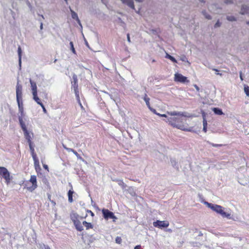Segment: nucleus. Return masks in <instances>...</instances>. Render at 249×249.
<instances>
[{"label":"nucleus","mask_w":249,"mask_h":249,"mask_svg":"<svg viewBox=\"0 0 249 249\" xmlns=\"http://www.w3.org/2000/svg\"><path fill=\"white\" fill-rule=\"evenodd\" d=\"M240 78L242 80H243V78H242V75L241 74H240Z\"/></svg>","instance_id":"5fc2aeb1"},{"label":"nucleus","mask_w":249,"mask_h":249,"mask_svg":"<svg viewBox=\"0 0 249 249\" xmlns=\"http://www.w3.org/2000/svg\"><path fill=\"white\" fill-rule=\"evenodd\" d=\"M80 106H81V107H83V106H82V104L81 103H80Z\"/></svg>","instance_id":"bf43d9fd"},{"label":"nucleus","mask_w":249,"mask_h":249,"mask_svg":"<svg viewBox=\"0 0 249 249\" xmlns=\"http://www.w3.org/2000/svg\"><path fill=\"white\" fill-rule=\"evenodd\" d=\"M22 118H23V116H19L18 118V120H19L20 125L23 131L24 132V131H25L28 130L26 128L25 124L24 123V122L23 121Z\"/></svg>","instance_id":"4468645a"},{"label":"nucleus","mask_w":249,"mask_h":249,"mask_svg":"<svg viewBox=\"0 0 249 249\" xmlns=\"http://www.w3.org/2000/svg\"><path fill=\"white\" fill-rule=\"evenodd\" d=\"M70 11L71 12V17L73 19H75L77 22L81 25L80 24V21L78 17L77 14L72 9H70Z\"/></svg>","instance_id":"dca6fc26"},{"label":"nucleus","mask_w":249,"mask_h":249,"mask_svg":"<svg viewBox=\"0 0 249 249\" xmlns=\"http://www.w3.org/2000/svg\"><path fill=\"white\" fill-rule=\"evenodd\" d=\"M227 19L231 21H235L236 20V18L234 17L231 16H227Z\"/></svg>","instance_id":"473e14b6"},{"label":"nucleus","mask_w":249,"mask_h":249,"mask_svg":"<svg viewBox=\"0 0 249 249\" xmlns=\"http://www.w3.org/2000/svg\"><path fill=\"white\" fill-rule=\"evenodd\" d=\"M17 101L18 105L19 112L20 114V116H24V108H23V104L22 100H17Z\"/></svg>","instance_id":"f8f14e48"},{"label":"nucleus","mask_w":249,"mask_h":249,"mask_svg":"<svg viewBox=\"0 0 249 249\" xmlns=\"http://www.w3.org/2000/svg\"><path fill=\"white\" fill-rule=\"evenodd\" d=\"M123 3L126 4L128 6L134 9L135 6L133 0H121Z\"/></svg>","instance_id":"2eb2a0df"},{"label":"nucleus","mask_w":249,"mask_h":249,"mask_svg":"<svg viewBox=\"0 0 249 249\" xmlns=\"http://www.w3.org/2000/svg\"><path fill=\"white\" fill-rule=\"evenodd\" d=\"M213 111L215 114L217 115H223L224 113L222 110V109L218 108V107H214L213 108Z\"/></svg>","instance_id":"4be33fe9"},{"label":"nucleus","mask_w":249,"mask_h":249,"mask_svg":"<svg viewBox=\"0 0 249 249\" xmlns=\"http://www.w3.org/2000/svg\"><path fill=\"white\" fill-rule=\"evenodd\" d=\"M36 101V102L39 105H40L41 107L42 108V109H43V111L44 112V113H47V110L45 108L44 105L43 104V103H42V102L41 101V100L38 98V100H35Z\"/></svg>","instance_id":"412c9836"},{"label":"nucleus","mask_w":249,"mask_h":249,"mask_svg":"<svg viewBox=\"0 0 249 249\" xmlns=\"http://www.w3.org/2000/svg\"><path fill=\"white\" fill-rule=\"evenodd\" d=\"M29 147H30V149L31 154L35 153L34 147V146H33V143H31L30 144H29Z\"/></svg>","instance_id":"2f4dec72"},{"label":"nucleus","mask_w":249,"mask_h":249,"mask_svg":"<svg viewBox=\"0 0 249 249\" xmlns=\"http://www.w3.org/2000/svg\"><path fill=\"white\" fill-rule=\"evenodd\" d=\"M140 248H141V246L137 245L135 247L134 249H140Z\"/></svg>","instance_id":"a18cd8bd"},{"label":"nucleus","mask_w":249,"mask_h":249,"mask_svg":"<svg viewBox=\"0 0 249 249\" xmlns=\"http://www.w3.org/2000/svg\"><path fill=\"white\" fill-rule=\"evenodd\" d=\"M122 238L121 237L117 236L115 239L116 243L120 244L122 243Z\"/></svg>","instance_id":"72a5a7b5"},{"label":"nucleus","mask_w":249,"mask_h":249,"mask_svg":"<svg viewBox=\"0 0 249 249\" xmlns=\"http://www.w3.org/2000/svg\"><path fill=\"white\" fill-rule=\"evenodd\" d=\"M216 74L217 75H222V74H221V73H219V72H217V73H216Z\"/></svg>","instance_id":"864d4df0"},{"label":"nucleus","mask_w":249,"mask_h":249,"mask_svg":"<svg viewBox=\"0 0 249 249\" xmlns=\"http://www.w3.org/2000/svg\"><path fill=\"white\" fill-rule=\"evenodd\" d=\"M175 81L182 83L189 82V80L187 79L186 77L180 73H176L175 74Z\"/></svg>","instance_id":"1a4fd4ad"},{"label":"nucleus","mask_w":249,"mask_h":249,"mask_svg":"<svg viewBox=\"0 0 249 249\" xmlns=\"http://www.w3.org/2000/svg\"><path fill=\"white\" fill-rule=\"evenodd\" d=\"M40 28L41 30H42L43 29V23H41Z\"/></svg>","instance_id":"09e8293b"},{"label":"nucleus","mask_w":249,"mask_h":249,"mask_svg":"<svg viewBox=\"0 0 249 249\" xmlns=\"http://www.w3.org/2000/svg\"><path fill=\"white\" fill-rule=\"evenodd\" d=\"M213 70L215 71L216 72H218V70L216 69H213Z\"/></svg>","instance_id":"8fccbe9b"},{"label":"nucleus","mask_w":249,"mask_h":249,"mask_svg":"<svg viewBox=\"0 0 249 249\" xmlns=\"http://www.w3.org/2000/svg\"><path fill=\"white\" fill-rule=\"evenodd\" d=\"M182 61H184V58H182V59H181Z\"/></svg>","instance_id":"13d9d810"},{"label":"nucleus","mask_w":249,"mask_h":249,"mask_svg":"<svg viewBox=\"0 0 249 249\" xmlns=\"http://www.w3.org/2000/svg\"><path fill=\"white\" fill-rule=\"evenodd\" d=\"M248 13H249V7L243 5L241 8L240 13L243 15Z\"/></svg>","instance_id":"6ab92c4d"},{"label":"nucleus","mask_w":249,"mask_h":249,"mask_svg":"<svg viewBox=\"0 0 249 249\" xmlns=\"http://www.w3.org/2000/svg\"><path fill=\"white\" fill-rule=\"evenodd\" d=\"M244 91L247 96L249 97V87L248 86H244Z\"/></svg>","instance_id":"7c9ffc66"},{"label":"nucleus","mask_w":249,"mask_h":249,"mask_svg":"<svg viewBox=\"0 0 249 249\" xmlns=\"http://www.w3.org/2000/svg\"><path fill=\"white\" fill-rule=\"evenodd\" d=\"M31 154H32V157L33 158L34 163H35L36 164L38 163V159L37 157V156H36V153H32Z\"/></svg>","instance_id":"bb28decb"},{"label":"nucleus","mask_w":249,"mask_h":249,"mask_svg":"<svg viewBox=\"0 0 249 249\" xmlns=\"http://www.w3.org/2000/svg\"><path fill=\"white\" fill-rule=\"evenodd\" d=\"M73 81L71 82L72 86L73 87L74 93L77 98L79 100V90H78V84L77 76L76 74H74L72 75Z\"/></svg>","instance_id":"423d86ee"},{"label":"nucleus","mask_w":249,"mask_h":249,"mask_svg":"<svg viewBox=\"0 0 249 249\" xmlns=\"http://www.w3.org/2000/svg\"><path fill=\"white\" fill-rule=\"evenodd\" d=\"M154 114L157 115L158 116H160V117H165V118H167V116L166 114H160L159 113H158L156 112V110L155 109H153V111H152Z\"/></svg>","instance_id":"c85d7f7f"},{"label":"nucleus","mask_w":249,"mask_h":249,"mask_svg":"<svg viewBox=\"0 0 249 249\" xmlns=\"http://www.w3.org/2000/svg\"><path fill=\"white\" fill-rule=\"evenodd\" d=\"M18 58H19V60H19V63L20 65L21 62L22 51H21V47L20 46H18Z\"/></svg>","instance_id":"393cba45"},{"label":"nucleus","mask_w":249,"mask_h":249,"mask_svg":"<svg viewBox=\"0 0 249 249\" xmlns=\"http://www.w3.org/2000/svg\"><path fill=\"white\" fill-rule=\"evenodd\" d=\"M30 83L31 84V87L32 90L33 98L34 100L36 99L37 100H38L39 97L37 96V89L36 84V82L32 81L31 79H30Z\"/></svg>","instance_id":"0eeeda50"},{"label":"nucleus","mask_w":249,"mask_h":249,"mask_svg":"<svg viewBox=\"0 0 249 249\" xmlns=\"http://www.w3.org/2000/svg\"><path fill=\"white\" fill-rule=\"evenodd\" d=\"M22 87L18 82L16 86V98L17 100H22Z\"/></svg>","instance_id":"9d476101"},{"label":"nucleus","mask_w":249,"mask_h":249,"mask_svg":"<svg viewBox=\"0 0 249 249\" xmlns=\"http://www.w3.org/2000/svg\"><path fill=\"white\" fill-rule=\"evenodd\" d=\"M37 187L36 177L32 175L29 180L25 183V188L29 192H32Z\"/></svg>","instance_id":"7ed1b4c3"},{"label":"nucleus","mask_w":249,"mask_h":249,"mask_svg":"<svg viewBox=\"0 0 249 249\" xmlns=\"http://www.w3.org/2000/svg\"><path fill=\"white\" fill-rule=\"evenodd\" d=\"M83 225L86 227L87 230L93 229V226L91 223L88 222L86 221L83 222Z\"/></svg>","instance_id":"a211bd4d"},{"label":"nucleus","mask_w":249,"mask_h":249,"mask_svg":"<svg viewBox=\"0 0 249 249\" xmlns=\"http://www.w3.org/2000/svg\"><path fill=\"white\" fill-rule=\"evenodd\" d=\"M0 176L5 179L7 185L9 184L12 177L10 176L7 169L4 167H0Z\"/></svg>","instance_id":"20e7f679"},{"label":"nucleus","mask_w":249,"mask_h":249,"mask_svg":"<svg viewBox=\"0 0 249 249\" xmlns=\"http://www.w3.org/2000/svg\"><path fill=\"white\" fill-rule=\"evenodd\" d=\"M23 132L24 137L25 139L27 140L28 144L33 143L32 139L34 136L33 133L32 132L30 133L28 130L24 131Z\"/></svg>","instance_id":"9b49d317"},{"label":"nucleus","mask_w":249,"mask_h":249,"mask_svg":"<svg viewBox=\"0 0 249 249\" xmlns=\"http://www.w3.org/2000/svg\"><path fill=\"white\" fill-rule=\"evenodd\" d=\"M209 143L210 144L212 145L213 147H220V146H222V144H214V143L209 142Z\"/></svg>","instance_id":"4c0bfd02"},{"label":"nucleus","mask_w":249,"mask_h":249,"mask_svg":"<svg viewBox=\"0 0 249 249\" xmlns=\"http://www.w3.org/2000/svg\"><path fill=\"white\" fill-rule=\"evenodd\" d=\"M203 130L204 132H206L207 130V122L205 118H203Z\"/></svg>","instance_id":"b1692460"},{"label":"nucleus","mask_w":249,"mask_h":249,"mask_svg":"<svg viewBox=\"0 0 249 249\" xmlns=\"http://www.w3.org/2000/svg\"><path fill=\"white\" fill-rule=\"evenodd\" d=\"M34 164H35V169L37 171V168H38V170H40V165H39V161H38V163H37V164H36L35 163H34Z\"/></svg>","instance_id":"c9c22d12"},{"label":"nucleus","mask_w":249,"mask_h":249,"mask_svg":"<svg viewBox=\"0 0 249 249\" xmlns=\"http://www.w3.org/2000/svg\"><path fill=\"white\" fill-rule=\"evenodd\" d=\"M194 86L197 91L199 90V88L196 84L194 85Z\"/></svg>","instance_id":"37998d69"},{"label":"nucleus","mask_w":249,"mask_h":249,"mask_svg":"<svg viewBox=\"0 0 249 249\" xmlns=\"http://www.w3.org/2000/svg\"><path fill=\"white\" fill-rule=\"evenodd\" d=\"M203 14L205 16V18L208 19H211V17L210 15L206 13L205 11L202 12Z\"/></svg>","instance_id":"f704fd0d"},{"label":"nucleus","mask_w":249,"mask_h":249,"mask_svg":"<svg viewBox=\"0 0 249 249\" xmlns=\"http://www.w3.org/2000/svg\"><path fill=\"white\" fill-rule=\"evenodd\" d=\"M41 17H42V18H43V19L44 18V17L43 15H41Z\"/></svg>","instance_id":"6e6d98bb"},{"label":"nucleus","mask_w":249,"mask_h":249,"mask_svg":"<svg viewBox=\"0 0 249 249\" xmlns=\"http://www.w3.org/2000/svg\"><path fill=\"white\" fill-rule=\"evenodd\" d=\"M73 224L75 227L76 229L78 231H82L84 230L83 226L82 225V224L79 220L76 221H74Z\"/></svg>","instance_id":"ddd939ff"},{"label":"nucleus","mask_w":249,"mask_h":249,"mask_svg":"<svg viewBox=\"0 0 249 249\" xmlns=\"http://www.w3.org/2000/svg\"><path fill=\"white\" fill-rule=\"evenodd\" d=\"M64 148L68 151V152H73L74 149H72V148H67L66 147H64Z\"/></svg>","instance_id":"ea45409f"},{"label":"nucleus","mask_w":249,"mask_h":249,"mask_svg":"<svg viewBox=\"0 0 249 249\" xmlns=\"http://www.w3.org/2000/svg\"><path fill=\"white\" fill-rule=\"evenodd\" d=\"M102 212L104 218L108 220V219H112L113 221L115 222L116 220L117 219V217L114 215V213L112 212L109 211L108 209H103Z\"/></svg>","instance_id":"39448f33"},{"label":"nucleus","mask_w":249,"mask_h":249,"mask_svg":"<svg viewBox=\"0 0 249 249\" xmlns=\"http://www.w3.org/2000/svg\"><path fill=\"white\" fill-rule=\"evenodd\" d=\"M165 57L166 58L169 59L174 63H177V61L176 60V59L174 57H173L172 56L168 53H166Z\"/></svg>","instance_id":"a878e982"},{"label":"nucleus","mask_w":249,"mask_h":249,"mask_svg":"<svg viewBox=\"0 0 249 249\" xmlns=\"http://www.w3.org/2000/svg\"><path fill=\"white\" fill-rule=\"evenodd\" d=\"M45 249H51L49 246H47L45 247Z\"/></svg>","instance_id":"3c124183"},{"label":"nucleus","mask_w":249,"mask_h":249,"mask_svg":"<svg viewBox=\"0 0 249 249\" xmlns=\"http://www.w3.org/2000/svg\"><path fill=\"white\" fill-rule=\"evenodd\" d=\"M104 0H102V1H103V2H104Z\"/></svg>","instance_id":"052dcab7"},{"label":"nucleus","mask_w":249,"mask_h":249,"mask_svg":"<svg viewBox=\"0 0 249 249\" xmlns=\"http://www.w3.org/2000/svg\"><path fill=\"white\" fill-rule=\"evenodd\" d=\"M225 2L227 4H228V3H231V0H226L225 1Z\"/></svg>","instance_id":"49530a36"},{"label":"nucleus","mask_w":249,"mask_h":249,"mask_svg":"<svg viewBox=\"0 0 249 249\" xmlns=\"http://www.w3.org/2000/svg\"><path fill=\"white\" fill-rule=\"evenodd\" d=\"M118 184L121 186L123 189L126 187V185L124 183L123 180H118Z\"/></svg>","instance_id":"cd10ccee"},{"label":"nucleus","mask_w":249,"mask_h":249,"mask_svg":"<svg viewBox=\"0 0 249 249\" xmlns=\"http://www.w3.org/2000/svg\"><path fill=\"white\" fill-rule=\"evenodd\" d=\"M143 99L144 100V101L146 103V104L147 105V106L152 111H153V109H152L151 107H150V98L147 96V94H145L144 95V96L143 97Z\"/></svg>","instance_id":"f3484780"},{"label":"nucleus","mask_w":249,"mask_h":249,"mask_svg":"<svg viewBox=\"0 0 249 249\" xmlns=\"http://www.w3.org/2000/svg\"><path fill=\"white\" fill-rule=\"evenodd\" d=\"M72 153L77 157V158L80 159H82L80 155L75 150H74Z\"/></svg>","instance_id":"e433bc0d"},{"label":"nucleus","mask_w":249,"mask_h":249,"mask_svg":"<svg viewBox=\"0 0 249 249\" xmlns=\"http://www.w3.org/2000/svg\"><path fill=\"white\" fill-rule=\"evenodd\" d=\"M207 206L211 208L213 211L216 212L217 213H219L221 215V216L223 217L230 218L231 214L229 213H227L224 211L223 208L218 205L213 204L208 202H206L205 203Z\"/></svg>","instance_id":"f03ea898"},{"label":"nucleus","mask_w":249,"mask_h":249,"mask_svg":"<svg viewBox=\"0 0 249 249\" xmlns=\"http://www.w3.org/2000/svg\"><path fill=\"white\" fill-rule=\"evenodd\" d=\"M70 46H71V52L74 54H76V51H75V49L74 48L73 42L72 41H71L70 43Z\"/></svg>","instance_id":"c756f323"},{"label":"nucleus","mask_w":249,"mask_h":249,"mask_svg":"<svg viewBox=\"0 0 249 249\" xmlns=\"http://www.w3.org/2000/svg\"><path fill=\"white\" fill-rule=\"evenodd\" d=\"M247 24H249V22H247Z\"/></svg>","instance_id":"e2e57ef3"},{"label":"nucleus","mask_w":249,"mask_h":249,"mask_svg":"<svg viewBox=\"0 0 249 249\" xmlns=\"http://www.w3.org/2000/svg\"><path fill=\"white\" fill-rule=\"evenodd\" d=\"M135 0L137 1H139V2H142L143 1V0Z\"/></svg>","instance_id":"603ef678"},{"label":"nucleus","mask_w":249,"mask_h":249,"mask_svg":"<svg viewBox=\"0 0 249 249\" xmlns=\"http://www.w3.org/2000/svg\"><path fill=\"white\" fill-rule=\"evenodd\" d=\"M167 113L171 117H168L167 120L165 121L171 126L185 131H191V129L188 128L187 125H186V119L183 117V115L180 112L168 111Z\"/></svg>","instance_id":"f257e3e1"},{"label":"nucleus","mask_w":249,"mask_h":249,"mask_svg":"<svg viewBox=\"0 0 249 249\" xmlns=\"http://www.w3.org/2000/svg\"><path fill=\"white\" fill-rule=\"evenodd\" d=\"M155 227H157L160 229L162 228H167L169 225V223L168 221H160L157 220L153 223Z\"/></svg>","instance_id":"6e6552de"},{"label":"nucleus","mask_w":249,"mask_h":249,"mask_svg":"<svg viewBox=\"0 0 249 249\" xmlns=\"http://www.w3.org/2000/svg\"><path fill=\"white\" fill-rule=\"evenodd\" d=\"M48 198L50 200H51V195L50 194H48Z\"/></svg>","instance_id":"de8ad7c7"},{"label":"nucleus","mask_w":249,"mask_h":249,"mask_svg":"<svg viewBox=\"0 0 249 249\" xmlns=\"http://www.w3.org/2000/svg\"><path fill=\"white\" fill-rule=\"evenodd\" d=\"M87 212H88V213H90V214L91 215V216H94V213H93L91 211H90V210H88V211H87Z\"/></svg>","instance_id":"a19ab883"},{"label":"nucleus","mask_w":249,"mask_h":249,"mask_svg":"<svg viewBox=\"0 0 249 249\" xmlns=\"http://www.w3.org/2000/svg\"><path fill=\"white\" fill-rule=\"evenodd\" d=\"M79 215L76 213H72L70 216L71 219L73 223L74 221H76L79 220Z\"/></svg>","instance_id":"aec40b11"},{"label":"nucleus","mask_w":249,"mask_h":249,"mask_svg":"<svg viewBox=\"0 0 249 249\" xmlns=\"http://www.w3.org/2000/svg\"><path fill=\"white\" fill-rule=\"evenodd\" d=\"M43 168H44L45 169H46V170H47L48 171H49V168H48V165H46V164H43Z\"/></svg>","instance_id":"79ce46f5"},{"label":"nucleus","mask_w":249,"mask_h":249,"mask_svg":"<svg viewBox=\"0 0 249 249\" xmlns=\"http://www.w3.org/2000/svg\"><path fill=\"white\" fill-rule=\"evenodd\" d=\"M127 41L129 42H130V35L129 34H127Z\"/></svg>","instance_id":"c03bdc74"},{"label":"nucleus","mask_w":249,"mask_h":249,"mask_svg":"<svg viewBox=\"0 0 249 249\" xmlns=\"http://www.w3.org/2000/svg\"><path fill=\"white\" fill-rule=\"evenodd\" d=\"M182 61H184V58H182V59H181Z\"/></svg>","instance_id":"4d7b16f0"},{"label":"nucleus","mask_w":249,"mask_h":249,"mask_svg":"<svg viewBox=\"0 0 249 249\" xmlns=\"http://www.w3.org/2000/svg\"><path fill=\"white\" fill-rule=\"evenodd\" d=\"M221 23L219 21H217L216 23L214 25L215 27H219L220 26Z\"/></svg>","instance_id":"58836bf2"},{"label":"nucleus","mask_w":249,"mask_h":249,"mask_svg":"<svg viewBox=\"0 0 249 249\" xmlns=\"http://www.w3.org/2000/svg\"><path fill=\"white\" fill-rule=\"evenodd\" d=\"M74 193L73 191L70 190L68 192V201L69 202L71 203L73 202L72 195Z\"/></svg>","instance_id":"5701e85b"},{"label":"nucleus","mask_w":249,"mask_h":249,"mask_svg":"<svg viewBox=\"0 0 249 249\" xmlns=\"http://www.w3.org/2000/svg\"><path fill=\"white\" fill-rule=\"evenodd\" d=\"M65 0L66 1V2H67L68 0Z\"/></svg>","instance_id":"680f3d73"}]
</instances>
